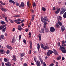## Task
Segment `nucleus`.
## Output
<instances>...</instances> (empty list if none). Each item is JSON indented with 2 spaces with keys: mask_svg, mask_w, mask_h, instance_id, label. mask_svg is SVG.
I'll use <instances>...</instances> for the list:
<instances>
[{
  "mask_svg": "<svg viewBox=\"0 0 66 66\" xmlns=\"http://www.w3.org/2000/svg\"><path fill=\"white\" fill-rule=\"evenodd\" d=\"M60 48L59 49L61 50L62 52L63 53H66V49L64 48V46L62 47V46H60Z\"/></svg>",
  "mask_w": 66,
  "mask_h": 66,
  "instance_id": "obj_1",
  "label": "nucleus"
},
{
  "mask_svg": "<svg viewBox=\"0 0 66 66\" xmlns=\"http://www.w3.org/2000/svg\"><path fill=\"white\" fill-rule=\"evenodd\" d=\"M66 11V9L63 7L61 9V11H60V15L63 14H64V13Z\"/></svg>",
  "mask_w": 66,
  "mask_h": 66,
  "instance_id": "obj_2",
  "label": "nucleus"
},
{
  "mask_svg": "<svg viewBox=\"0 0 66 66\" xmlns=\"http://www.w3.org/2000/svg\"><path fill=\"white\" fill-rule=\"evenodd\" d=\"M53 53V51L49 50L48 51V52L47 53V56H50V55H51Z\"/></svg>",
  "mask_w": 66,
  "mask_h": 66,
  "instance_id": "obj_3",
  "label": "nucleus"
},
{
  "mask_svg": "<svg viewBox=\"0 0 66 66\" xmlns=\"http://www.w3.org/2000/svg\"><path fill=\"white\" fill-rule=\"evenodd\" d=\"M19 7L21 8H23L24 7V4L23 2H22L21 4V5L19 6Z\"/></svg>",
  "mask_w": 66,
  "mask_h": 66,
  "instance_id": "obj_4",
  "label": "nucleus"
},
{
  "mask_svg": "<svg viewBox=\"0 0 66 66\" xmlns=\"http://www.w3.org/2000/svg\"><path fill=\"white\" fill-rule=\"evenodd\" d=\"M55 31V29L53 27H52L50 28V31L51 32H54Z\"/></svg>",
  "mask_w": 66,
  "mask_h": 66,
  "instance_id": "obj_5",
  "label": "nucleus"
},
{
  "mask_svg": "<svg viewBox=\"0 0 66 66\" xmlns=\"http://www.w3.org/2000/svg\"><path fill=\"white\" fill-rule=\"evenodd\" d=\"M36 64L37 66H40V61L38 60H37L36 62Z\"/></svg>",
  "mask_w": 66,
  "mask_h": 66,
  "instance_id": "obj_6",
  "label": "nucleus"
},
{
  "mask_svg": "<svg viewBox=\"0 0 66 66\" xmlns=\"http://www.w3.org/2000/svg\"><path fill=\"white\" fill-rule=\"evenodd\" d=\"M12 60L16 61V56L15 55H13L12 56Z\"/></svg>",
  "mask_w": 66,
  "mask_h": 66,
  "instance_id": "obj_7",
  "label": "nucleus"
},
{
  "mask_svg": "<svg viewBox=\"0 0 66 66\" xmlns=\"http://www.w3.org/2000/svg\"><path fill=\"white\" fill-rule=\"evenodd\" d=\"M14 21L16 23L18 24H20V23H21V22H18V20H14Z\"/></svg>",
  "mask_w": 66,
  "mask_h": 66,
  "instance_id": "obj_8",
  "label": "nucleus"
},
{
  "mask_svg": "<svg viewBox=\"0 0 66 66\" xmlns=\"http://www.w3.org/2000/svg\"><path fill=\"white\" fill-rule=\"evenodd\" d=\"M39 32L40 33H45L44 29H42L41 30L39 31Z\"/></svg>",
  "mask_w": 66,
  "mask_h": 66,
  "instance_id": "obj_9",
  "label": "nucleus"
},
{
  "mask_svg": "<svg viewBox=\"0 0 66 66\" xmlns=\"http://www.w3.org/2000/svg\"><path fill=\"white\" fill-rule=\"evenodd\" d=\"M49 49V47L47 46H45L43 48L44 50H47Z\"/></svg>",
  "mask_w": 66,
  "mask_h": 66,
  "instance_id": "obj_10",
  "label": "nucleus"
},
{
  "mask_svg": "<svg viewBox=\"0 0 66 66\" xmlns=\"http://www.w3.org/2000/svg\"><path fill=\"white\" fill-rule=\"evenodd\" d=\"M5 53L4 50H0V53L1 54H3Z\"/></svg>",
  "mask_w": 66,
  "mask_h": 66,
  "instance_id": "obj_11",
  "label": "nucleus"
},
{
  "mask_svg": "<svg viewBox=\"0 0 66 66\" xmlns=\"http://www.w3.org/2000/svg\"><path fill=\"white\" fill-rule=\"evenodd\" d=\"M0 9H1L2 11H3L4 12H6V11H7V10H6V9L3 7H2V8L0 7Z\"/></svg>",
  "mask_w": 66,
  "mask_h": 66,
  "instance_id": "obj_12",
  "label": "nucleus"
},
{
  "mask_svg": "<svg viewBox=\"0 0 66 66\" xmlns=\"http://www.w3.org/2000/svg\"><path fill=\"white\" fill-rule=\"evenodd\" d=\"M43 20L45 21H48V19L47 18V16H45L43 18Z\"/></svg>",
  "mask_w": 66,
  "mask_h": 66,
  "instance_id": "obj_13",
  "label": "nucleus"
},
{
  "mask_svg": "<svg viewBox=\"0 0 66 66\" xmlns=\"http://www.w3.org/2000/svg\"><path fill=\"white\" fill-rule=\"evenodd\" d=\"M37 49L38 51H39V49H40V45L39 44H37Z\"/></svg>",
  "mask_w": 66,
  "mask_h": 66,
  "instance_id": "obj_14",
  "label": "nucleus"
},
{
  "mask_svg": "<svg viewBox=\"0 0 66 66\" xmlns=\"http://www.w3.org/2000/svg\"><path fill=\"white\" fill-rule=\"evenodd\" d=\"M18 29L19 31H21V30L22 29V28H21V26L20 25L18 26Z\"/></svg>",
  "mask_w": 66,
  "mask_h": 66,
  "instance_id": "obj_15",
  "label": "nucleus"
},
{
  "mask_svg": "<svg viewBox=\"0 0 66 66\" xmlns=\"http://www.w3.org/2000/svg\"><path fill=\"white\" fill-rule=\"evenodd\" d=\"M45 31L46 32H49V29L48 28H45Z\"/></svg>",
  "mask_w": 66,
  "mask_h": 66,
  "instance_id": "obj_16",
  "label": "nucleus"
},
{
  "mask_svg": "<svg viewBox=\"0 0 66 66\" xmlns=\"http://www.w3.org/2000/svg\"><path fill=\"white\" fill-rule=\"evenodd\" d=\"M48 24V23L47 22H44V28H46V26L47 25V24Z\"/></svg>",
  "mask_w": 66,
  "mask_h": 66,
  "instance_id": "obj_17",
  "label": "nucleus"
},
{
  "mask_svg": "<svg viewBox=\"0 0 66 66\" xmlns=\"http://www.w3.org/2000/svg\"><path fill=\"white\" fill-rule=\"evenodd\" d=\"M53 53L55 54V55H57V54H58L57 53V52L54 49L53 50Z\"/></svg>",
  "mask_w": 66,
  "mask_h": 66,
  "instance_id": "obj_18",
  "label": "nucleus"
},
{
  "mask_svg": "<svg viewBox=\"0 0 66 66\" xmlns=\"http://www.w3.org/2000/svg\"><path fill=\"white\" fill-rule=\"evenodd\" d=\"M53 53L55 54V55H57V54H58L57 53V52L54 49L53 50Z\"/></svg>",
  "mask_w": 66,
  "mask_h": 66,
  "instance_id": "obj_19",
  "label": "nucleus"
},
{
  "mask_svg": "<svg viewBox=\"0 0 66 66\" xmlns=\"http://www.w3.org/2000/svg\"><path fill=\"white\" fill-rule=\"evenodd\" d=\"M60 10H61V9L60 8H59L55 12V13L56 14H57L58 13H59L60 12Z\"/></svg>",
  "mask_w": 66,
  "mask_h": 66,
  "instance_id": "obj_20",
  "label": "nucleus"
},
{
  "mask_svg": "<svg viewBox=\"0 0 66 66\" xmlns=\"http://www.w3.org/2000/svg\"><path fill=\"white\" fill-rule=\"evenodd\" d=\"M9 2H10V3H12L13 4H15V2L12 0H9Z\"/></svg>",
  "mask_w": 66,
  "mask_h": 66,
  "instance_id": "obj_21",
  "label": "nucleus"
},
{
  "mask_svg": "<svg viewBox=\"0 0 66 66\" xmlns=\"http://www.w3.org/2000/svg\"><path fill=\"white\" fill-rule=\"evenodd\" d=\"M65 27L64 26H62L61 27V30L62 32H63L64 30H65Z\"/></svg>",
  "mask_w": 66,
  "mask_h": 66,
  "instance_id": "obj_22",
  "label": "nucleus"
},
{
  "mask_svg": "<svg viewBox=\"0 0 66 66\" xmlns=\"http://www.w3.org/2000/svg\"><path fill=\"white\" fill-rule=\"evenodd\" d=\"M57 19L58 20H60L61 21L62 20V17L61 16H59V17L57 16Z\"/></svg>",
  "mask_w": 66,
  "mask_h": 66,
  "instance_id": "obj_23",
  "label": "nucleus"
},
{
  "mask_svg": "<svg viewBox=\"0 0 66 66\" xmlns=\"http://www.w3.org/2000/svg\"><path fill=\"white\" fill-rule=\"evenodd\" d=\"M58 22L60 26H62V23L60 21H58Z\"/></svg>",
  "mask_w": 66,
  "mask_h": 66,
  "instance_id": "obj_24",
  "label": "nucleus"
},
{
  "mask_svg": "<svg viewBox=\"0 0 66 66\" xmlns=\"http://www.w3.org/2000/svg\"><path fill=\"white\" fill-rule=\"evenodd\" d=\"M39 60L40 61L41 64H43V60L41 58H39Z\"/></svg>",
  "mask_w": 66,
  "mask_h": 66,
  "instance_id": "obj_25",
  "label": "nucleus"
},
{
  "mask_svg": "<svg viewBox=\"0 0 66 66\" xmlns=\"http://www.w3.org/2000/svg\"><path fill=\"white\" fill-rule=\"evenodd\" d=\"M35 17V15L34 14L32 15V16L31 19V21H33V20H34V19Z\"/></svg>",
  "mask_w": 66,
  "mask_h": 66,
  "instance_id": "obj_26",
  "label": "nucleus"
},
{
  "mask_svg": "<svg viewBox=\"0 0 66 66\" xmlns=\"http://www.w3.org/2000/svg\"><path fill=\"white\" fill-rule=\"evenodd\" d=\"M41 35V34H40L39 35H38V37L39 38V40H41V36H40Z\"/></svg>",
  "mask_w": 66,
  "mask_h": 66,
  "instance_id": "obj_27",
  "label": "nucleus"
},
{
  "mask_svg": "<svg viewBox=\"0 0 66 66\" xmlns=\"http://www.w3.org/2000/svg\"><path fill=\"white\" fill-rule=\"evenodd\" d=\"M63 17L64 18H66V12L63 14Z\"/></svg>",
  "mask_w": 66,
  "mask_h": 66,
  "instance_id": "obj_28",
  "label": "nucleus"
},
{
  "mask_svg": "<svg viewBox=\"0 0 66 66\" xmlns=\"http://www.w3.org/2000/svg\"><path fill=\"white\" fill-rule=\"evenodd\" d=\"M7 47L8 49H13V48L11 46L7 45Z\"/></svg>",
  "mask_w": 66,
  "mask_h": 66,
  "instance_id": "obj_29",
  "label": "nucleus"
},
{
  "mask_svg": "<svg viewBox=\"0 0 66 66\" xmlns=\"http://www.w3.org/2000/svg\"><path fill=\"white\" fill-rule=\"evenodd\" d=\"M6 27H5L2 30V32L3 33V32H4L5 31V30H6Z\"/></svg>",
  "mask_w": 66,
  "mask_h": 66,
  "instance_id": "obj_30",
  "label": "nucleus"
},
{
  "mask_svg": "<svg viewBox=\"0 0 66 66\" xmlns=\"http://www.w3.org/2000/svg\"><path fill=\"white\" fill-rule=\"evenodd\" d=\"M20 54V56H21V57H22L23 56H24V55H25L24 53Z\"/></svg>",
  "mask_w": 66,
  "mask_h": 66,
  "instance_id": "obj_31",
  "label": "nucleus"
},
{
  "mask_svg": "<svg viewBox=\"0 0 66 66\" xmlns=\"http://www.w3.org/2000/svg\"><path fill=\"white\" fill-rule=\"evenodd\" d=\"M16 42V40H15L14 39V37H13V38L12 40V43H15Z\"/></svg>",
  "mask_w": 66,
  "mask_h": 66,
  "instance_id": "obj_32",
  "label": "nucleus"
},
{
  "mask_svg": "<svg viewBox=\"0 0 66 66\" xmlns=\"http://www.w3.org/2000/svg\"><path fill=\"white\" fill-rule=\"evenodd\" d=\"M27 6L28 7H30V3L29 1H28L27 2Z\"/></svg>",
  "mask_w": 66,
  "mask_h": 66,
  "instance_id": "obj_33",
  "label": "nucleus"
},
{
  "mask_svg": "<svg viewBox=\"0 0 66 66\" xmlns=\"http://www.w3.org/2000/svg\"><path fill=\"white\" fill-rule=\"evenodd\" d=\"M7 66H12V63H10V62H7Z\"/></svg>",
  "mask_w": 66,
  "mask_h": 66,
  "instance_id": "obj_34",
  "label": "nucleus"
},
{
  "mask_svg": "<svg viewBox=\"0 0 66 66\" xmlns=\"http://www.w3.org/2000/svg\"><path fill=\"white\" fill-rule=\"evenodd\" d=\"M0 3L1 4H2V5H5L6 4L5 3H3L2 2L0 1Z\"/></svg>",
  "mask_w": 66,
  "mask_h": 66,
  "instance_id": "obj_35",
  "label": "nucleus"
},
{
  "mask_svg": "<svg viewBox=\"0 0 66 66\" xmlns=\"http://www.w3.org/2000/svg\"><path fill=\"white\" fill-rule=\"evenodd\" d=\"M1 38H2V39H4V35H1Z\"/></svg>",
  "mask_w": 66,
  "mask_h": 66,
  "instance_id": "obj_36",
  "label": "nucleus"
},
{
  "mask_svg": "<svg viewBox=\"0 0 66 66\" xmlns=\"http://www.w3.org/2000/svg\"><path fill=\"white\" fill-rule=\"evenodd\" d=\"M1 23L2 24H5V23H5V22L3 21L1 22Z\"/></svg>",
  "mask_w": 66,
  "mask_h": 66,
  "instance_id": "obj_37",
  "label": "nucleus"
},
{
  "mask_svg": "<svg viewBox=\"0 0 66 66\" xmlns=\"http://www.w3.org/2000/svg\"><path fill=\"white\" fill-rule=\"evenodd\" d=\"M55 26L56 28H59V24H58L57 23H56V24Z\"/></svg>",
  "mask_w": 66,
  "mask_h": 66,
  "instance_id": "obj_38",
  "label": "nucleus"
},
{
  "mask_svg": "<svg viewBox=\"0 0 66 66\" xmlns=\"http://www.w3.org/2000/svg\"><path fill=\"white\" fill-rule=\"evenodd\" d=\"M42 10L43 11H46V8L45 7H42Z\"/></svg>",
  "mask_w": 66,
  "mask_h": 66,
  "instance_id": "obj_39",
  "label": "nucleus"
},
{
  "mask_svg": "<svg viewBox=\"0 0 66 66\" xmlns=\"http://www.w3.org/2000/svg\"><path fill=\"white\" fill-rule=\"evenodd\" d=\"M4 62H7V59L6 58H4Z\"/></svg>",
  "mask_w": 66,
  "mask_h": 66,
  "instance_id": "obj_40",
  "label": "nucleus"
},
{
  "mask_svg": "<svg viewBox=\"0 0 66 66\" xmlns=\"http://www.w3.org/2000/svg\"><path fill=\"white\" fill-rule=\"evenodd\" d=\"M13 17H20V15H14V16H13Z\"/></svg>",
  "mask_w": 66,
  "mask_h": 66,
  "instance_id": "obj_41",
  "label": "nucleus"
},
{
  "mask_svg": "<svg viewBox=\"0 0 66 66\" xmlns=\"http://www.w3.org/2000/svg\"><path fill=\"white\" fill-rule=\"evenodd\" d=\"M32 5L33 7H34V6H36V4H35V3H33Z\"/></svg>",
  "mask_w": 66,
  "mask_h": 66,
  "instance_id": "obj_42",
  "label": "nucleus"
},
{
  "mask_svg": "<svg viewBox=\"0 0 66 66\" xmlns=\"http://www.w3.org/2000/svg\"><path fill=\"white\" fill-rule=\"evenodd\" d=\"M15 4L16 6H18L19 5V3L18 2H16Z\"/></svg>",
  "mask_w": 66,
  "mask_h": 66,
  "instance_id": "obj_43",
  "label": "nucleus"
},
{
  "mask_svg": "<svg viewBox=\"0 0 66 66\" xmlns=\"http://www.w3.org/2000/svg\"><path fill=\"white\" fill-rule=\"evenodd\" d=\"M65 44V41L64 40L62 41V46H64V44Z\"/></svg>",
  "mask_w": 66,
  "mask_h": 66,
  "instance_id": "obj_44",
  "label": "nucleus"
},
{
  "mask_svg": "<svg viewBox=\"0 0 66 66\" xmlns=\"http://www.w3.org/2000/svg\"><path fill=\"white\" fill-rule=\"evenodd\" d=\"M40 45L41 47V48H42V49H43V48L44 47V45H43V44H40Z\"/></svg>",
  "mask_w": 66,
  "mask_h": 66,
  "instance_id": "obj_45",
  "label": "nucleus"
},
{
  "mask_svg": "<svg viewBox=\"0 0 66 66\" xmlns=\"http://www.w3.org/2000/svg\"><path fill=\"white\" fill-rule=\"evenodd\" d=\"M10 52L9 50H7L6 52L7 54H9V53H10Z\"/></svg>",
  "mask_w": 66,
  "mask_h": 66,
  "instance_id": "obj_46",
  "label": "nucleus"
},
{
  "mask_svg": "<svg viewBox=\"0 0 66 66\" xmlns=\"http://www.w3.org/2000/svg\"><path fill=\"white\" fill-rule=\"evenodd\" d=\"M23 41V43H24L25 44H26V40H25V39H24Z\"/></svg>",
  "mask_w": 66,
  "mask_h": 66,
  "instance_id": "obj_47",
  "label": "nucleus"
},
{
  "mask_svg": "<svg viewBox=\"0 0 66 66\" xmlns=\"http://www.w3.org/2000/svg\"><path fill=\"white\" fill-rule=\"evenodd\" d=\"M15 30H16V28H13L12 30V32H14V31H15Z\"/></svg>",
  "mask_w": 66,
  "mask_h": 66,
  "instance_id": "obj_48",
  "label": "nucleus"
},
{
  "mask_svg": "<svg viewBox=\"0 0 66 66\" xmlns=\"http://www.w3.org/2000/svg\"><path fill=\"white\" fill-rule=\"evenodd\" d=\"M5 21H6L7 22H8V21H7V17H5Z\"/></svg>",
  "mask_w": 66,
  "mask_h": 66,
  "instance_id": "obj_49",
  "label": "nucleus"
},
{
  "mask_svg": "<svg viewBox=\"0 0 66 66\" xmlns=\"http://www.w3.org/2000/svg\"><path fill=\"white\" fill-rule=\"evenodd\" d=\"M61 57H57L56 59L57 60H60V59H61Z\"/></svg>",
  "mask_w": 66,
  "mask_h": 66,
  "instance_id": "obj_50",
  "label": "nucleus"
},
{
  "mask_svg": "<svg viewBox=\"0 0 66 66\" xmlns=\"http://www.w3.org/2000/svg\"><path fill=\"white\" fill-rule=\"evenodd\" d=\"M54 65V64L53 63H52L49 66H53Z\"/></svg>",
  "mask_w": 66,
  "mask_h": 66,
  "instance_id": "obj_51",
  "label": "nucleus"
},
{
  "mask_svg": "<svg viewBox=\"0 0 66 66\" xmlns=\"http://www.w3.org/2000/svg\"><path fill=\"white\" fill-rule=\"evenodd\" d=\"M9 20L11 23H14V21L12 20Z\"/></svg>",
  "mask_w": 66,
  "mask_h": 66,
  "instance_id": "obj_52",
  "label": "nucleus"
},
{
  "mask_svg": "<svg viewBox=\"0 0 66 66\" xmlns=\"http://www.w3.org/2000/svg\"><path fill=\"white\" fill-rule=\"evenodd\" d=\"M27 63H25L23 64V66H27Z\"/></svg>",
  "mask_w": 66,
  "mask_h": 66,
  "instance_id": "obj_53",
  "label": "nucleus"
},
{
  "mask_svg": "<svg viewBox=\"0 0 66 66\" xmlns=\"http://www.w3.org/2000/svg\"><path fill=\"white\" fill-rule=\"evenodd\" d=\"M34 60L35 62H36L37 61V58H34Z\"/></svg>",
  "mask_w": 66,
  "mask_h": 66,
  "instance_id": "obj_54",
  "label": "nucleus"
},
{
  "mask_svg": "<svg viewBox=\"0 0 66 66\" xmlns=\"http://www.w3.org/2000/svg\"><path fill=\"white\" fill-rule=\"evenodd\" d=\"M3 28H4V27H3V26H1L0 27V29L2 30Z\"/></svg>",
  "mask_w": 66,
  "mask_h": 66,
  "instance_id": "obj_55",
  "label": "nucleus"
},
{
  "mask_svg": "<svg viewBox=\"0 0 66 66\" xmlns=\"http://www.w3.org/2000/svg\"><path fill=\"white\" fill-rule=\"evenodd\" d=\"M21 38V35H20L19 36V40H20Z\"/></svg>",
  "mask_w": 66,
  "mask_h": 66,
  "instance_id": "obj_56",
  "label": "nucleus"
},
{
  "mask_svg": "<svg viewBox=\"0 0 66 66\" xmlns=\"http://www.w3.org/2000/svg\"><path fill=\"white\" fill-rule=\"evenodd\" d=\"M17 20H18V21H21V20L20 19H17Z\"/></svg>",
  "mask_w": 66,
  "mask_h": 66,
  "instance_id": "obj_57",
  "label": "nucleus"
},
{
  "mask_svg": "<svg viewBox=\"0 0 66 66\" xmlns=\"http://www.w3.org/2000/svg\"><path fill=\"white\" fill-rule=\"evenodd\" d=\"M6 26V24H5L4 25H3V28H4V27H5Z\"/></svg>",
  "mask_w": 66,
  "mask_h": 66,
  "instance_id": "obj_58",
  "label": "nucleus"
},
{
  "mask_svg": "<svg viewBox=\"0 0 66 66\" xmlns=\"http://www.w3.org/2000/svg\"><path fill=\"white\" fill-rule=\"evenodd\" d=\"M60 44H61V43H60V42H59L58 43V46H59V47H60Z\"/></svg>",
  "mask_w": 66,
  "mask_h": 66,
  "instance_id": "obj_59",
  "label": "nucleus"
},
{
  "mask_svg": "<svg viewBox=\"0 0 66 66\" xmlns=\"http://www.w3.org/2000/svg\"><path fill=\"white\" fill-rule=\"evenodd\" d=\"M28 35H29V36H31V32H29V33Z\"/></svg>",
  "mask_w": 66,
  "mask_h": 66,
  "instance_id": "obj_60",
  "label": "nucleus"
},
{
  "mask_svg": "<svg viewBox=\"0 0 66 66\" xmlns=\"http://www.w3.org/2000/svg\"><path fill=\"white\" fill-rule=\"evenodd\" d=\"M41 20L42 21V22H44H44H45V21H44V20H43V19H42V18L41 19Z\"/></svg>",
  "mask_w": 66,
  "mask_h": 66,
  "instance_id": "obj_61",
  "label": "nucleus"
},
{
  "mask_svg": "<svg viewBox=\"0 0 66 66\" xmlns=\"http://www.w3.org/2000/svg\"><path fill=\"white\" fill-rule=\"evenodd\" d=\"M4 63L2 62V66H4Z\"/></svg>",
  "mask_w": 66,
  "mask_h": 66,
  "instance_id": "obj_62",
  "label": "nucleus"
},
{
  "mask_svg": "<svg viewBox=\"0 0 66 66\" xmlns=\"http://www.w3.org/2000/svg\"><path fill=\"white\" fill-rule=\"evenodd\" d=\"M24 23H22L21 25V27H23L24 26Z\"/></svg>",
  "mask_w": 66,
  "mask_h": 66,
  "instance_id": "obj_63",
  "label": "nucleus"
},
{
  "mask_svg": "<svg viewBox=\"0 0 66 66\" xmlns=\"http://www.w3.org/2000/svg\"><path fill=\"white\" fill-rule=\"evenodd\" d=\"M32 45H30V48L31 49H32Z\"/></svg>",
  "mask_w": 66,
  "mask_h": 66,
  "instance_id": "obj_64",
  "label": "nucleus"
}]
</instances>
